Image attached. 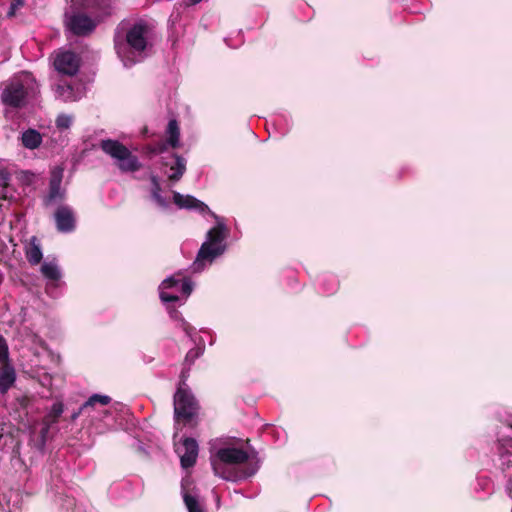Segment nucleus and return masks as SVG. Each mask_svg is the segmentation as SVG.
<instances>
[{
    "label": "nucleus",
    "mask_w": 512,
    "mask_h": 512,
    "mask_svg": "<svg viewBox=\"0 0 512 512\" xmlns=\"http://www.w3.org/2000/svg\"><path fill=\"white\" fill-rule=\"evenodd\" d=\"M149 26L145 21L133 24L123 35L116 32L113 38L114 49L125 66H132L143 59L148 46Z\"/></svg>",
    "instance_id": "f257e3e1"
},
{
    "label": "nucleus",
    "mask_w": 512,
    "mask_h": 512,
    "mask_svg": "<svg viewBox=\"0 0 512 512\" xmlns=\"http://www.w3.org/2000/svg\"><path fill=\"white\" fill-rule=\"evenodd\" d=\"M249 458V453L241 448L225 447L220 448L211 458V465L215 475L228 481H237L241 478L253 476L257 471V467L249 466L240 474L234 468L229 467V465L243 464Z\"/></svg>",
    "instance_id": "f03ea898"
},
{
    "label": "nucleus",
    "mask_w": 512,
    "mask_h": 512,
    "mask_svg": "<svg viewBox=\"0 0 512 512\" xmlns=\"http://www.w3.org/2000/svg\"><path fill=\"white\" fill-rule=\"evenodd\" d=\"M225 238L226 227L223 223H218L207 232L206 241L202 243L192 265L194 272L202 271L206 263L211 264L225 252Z\"/></svg>",
    "instance_id": "7ed1b4c3"
},
{
    "label": "nucleus",
    "mask_w": 512,
    "mask_h": 512,
    "mask_svg": "<svg viewBox=\"0 0 512 512\" xmlns=\"http://www.w3.org/2000/svg\"><path fill=\"white\" fill-rule=\"evenodd\" d=\"M100 148L104 153L118 160V168L122 172H137L141 169V163L137 156L121 142L113 139H105L100 142Z\"/></svg>",
    "instance_id": "20e7f679"
},
{
    "label": "nucleus",
    "mask_w": 512,
    "mask_h": 512,
    "mask_svg": "<svg viewBox=\"0 0 512 512\" xmlns=\"http://www.w3.org/2000/svg\"><path fill=\"white\" fill-rule=\"evenodd\" d=\"M197 413V403L187 390L178 388L174 395V418L184 425L190 423Z\"/></svg>",
    "instance_id": "39448f33"
},
{
    "label": "nucleus",
    "mask_w": 512,
    "mask_h": 512,
    "mask_svg": "<svg viewBox=\"0 0 512 512\" xmlns=\"http://www.w3.org/2000/svg\"><path fill=\"white\" fill-rule=\"evenodd\" d=\"M65 25L73 35L87 37L95 31L97 21L85 12L78 11L66 17Z\"/></svg>",
    "instance_id": "423d86ee"
},
{
    "label": "nucleus",
    "mask_w": 512,
    "mask_h": 512,
    "mask_svg": "<svg viewBox=\"0 0 512 512\" xmlns=\"http://www.w3.org/2000/svg\"><path fill=\"white\" fill-rule=\"evenodd\" d=\"M27 91L24 85L20 82H14L7 85L1 93V101L3 104L19 108L25 103Z\"/></svg>",
    "instance_id": "0eeeda50"
},
{
    "label": "nucleus",
    "mask_w": 512,
    "mask_h": 512,
    "mask_svg": "<svg viewBox=\"0 0 512 512\" xmlns=\"http://www.w3.org/2000/svg\"><path fill=\"white\" fill-rule=\"evenodd\" d=\"M198 443L194 438L186 437L182 446L176 448L182 468L188 469L195 465L198 457Z\"/></svg>",
    "instance_id": "6e6552de"
},
{
    "label": "nucleus",
    "mask_w": 512,
    "mask_h": 512,
    "mask_svg": "<svg viewBox=\"0 0 512 512\" xmlns=\"http://www.w3.org/2000/svg\"><path fill=\"white\" fill-rule=\"evenodd\" d=\"M55 69L64 75L73 76L79 70V60L72 51L59 53L54 60Z\"/></svg>",
    "instance_id": "1a4fd4ad"
},
{
    "label": "nucleus",
    "mask_w": 512,
    "mask_h": 512,
    "mask_svg": "<svg viewBox=\"0 0 512 512\" xmlns=\"http://www.w3.org/2000/svg\"><path fill=\"white\" fill-rule=\"evenodd\" d=\"M173 202L180 209L196 210L201 214L209 213L214 218H217L214 212L202 201L198 200L192 195H183L179 192H173Z\"/></svg>",
    "instance_id": "9d476101"
},
{
    "label": "nucleus",
    "mask_w": 512,
    "mask_h": 512,
    "mask_svg": "<svg viewBox=\"0 0 512 512\" xmlns=\"http://www.w3.org/2000/svg\"><path fill=\"white\" fill-rule=\"evenodd\" d=\"M54 217L58 231L68 233L75 229V216L69 206H59L55 211Z\"/></svg>",
    "instance_id": "9b49d317"
},
{
    "label": "nucleus",
    "mask_w": 512,
    "mask_h": 512,
    "mask_svg": "<svg viewBox=\"0 0 512 512\" xmlns=\"http://www.w3.org/2000/svg\"><path fill=\"white\" fill-rule=\"evenodd\" d=\"M24 254L28 263L36 266L43 259L42 246L37 236H31L24 242Z\"/></svg>",
    "instance_id": "f8f14e48"
},
{
    "label": "nucleus",
    "mask_w": 512,
    "mask_h": 512,
    "mask_svg": "<svg viewBox=\"0 0 512 512\" xmlns=\"http://www.w3.org/2000/svg\"><path fill=\"white\" fill-rule=\"evenodd\" d=\"M16 382V371L11 362L0 364V393L5 395Z\"/></svg>",
    "instance_id": "ddd939ff"
},
{
    "label": "nucleus",
    "mask_w": 512,
    "mask_h": 512,
    "mask_svg": "<svg viewBox=\"0 0 512 512\" xmlns=\"http://www.w3.org/2000/svg\"><path fill=\"white\" fill-rule=\"evenodd\" d=\"M174 158V163L170 165V170L172 173L169 175V180L173 182L179 181L186 171V160L181 155L176 153L172 154Z\"/></svg>",
    "instance_id": "4468645a"
},
{
    "label": "nucleus",
    "mask_w": 512,
    "mask_h": 512,
    "mask_svg": "<svg viewBox=\"0 0 512 512\" xmlns=\"http://www.w3.org/2000/svg\"><path fill=\"white\" fill-rule=\"evenodd\" d=\"M22 145L30 150L38 148L42 143L41 134L35 129H28L22 133Z\"/></svg>",
    "instance_id": "2eb2a0df"
},
{
    "label": "nucleus",
    "mask_w": 512,
    "mask_h": 512,
    "mask_svg": "<svg viewBox=\"0 0 512 512\" xmlns=\"http://www.w3.org/2000/svg\"><path fill=\"white\" fill-rule=\"evenodd\" d=\"M64 412V404L61 401L53 403L50 410L42 418V424L53 426L59 422L60 417Z\"/></svg>",
    "instance_id": "dca6fc26"
},
{
    "label": "nucleus",
    "mask_w": 512,
    "mask_h": 512,
    "mask_svg": "<svg viewBox=\"0 0 512 512\" xmlns=\"http://www.w3.org/2000/svg\"><path fill=\"white\" fill-rule=\"evenodd\" d=\"M166 133L168 134L167 143L172 148H177L179 146L180 129L175 119L168 122Z\"/></svg>",
    "instance_id": "f3484780"
},
{
    "label": "nucleus",
    "mask_w": 512,
    "mask_h": 512,
    "mask_svg": "<svg viewBox=\"0 0 512 512\" xmlns=\"http://www.w3.org/2000/svg\"><path fill=\"white\" fill-rule=\"evenodd\" d=\"M151 196L153 200L162 208L168 207V201L161 195V185L159 183L158 177L155 175L151 176Z\"/></svg>",
    "instance_id": "a211bd4d"
},
{
    "label": "nucleus",
    "mask_w": 512,
    "mask_h": 512,
    "mask_svg": "<svg viewBox=\"0 0 512 512\" xmlns=\"http://www.w3.org/2000/svg\"><path fill=\"white\" fill-rule=\"evenodd\" d=\"M501 465L504 468L512 467V439L506 440L500 447Z\"/></svg>",
    "instance_id": "6ab92c4d"
},
{
    "label": "nucleus",
    "mask_w": 512,
    "mask_h": 512,
    "mask_svg": "<svg viewBox=\"0 0 512 512\" xmlns=\"http://www.w3.org/2000/svg\"><path fill=\"white\" fill-rule=\"evenodd\" d=\"M57 198H63V194L60 191V182L51 180L49 184V193L44 199V205H51Z\"/></svg>",
    "instance_id": "aec40b11"
},
{
    "label": "nucleus",
    "mask_w": 512,
    "mask_h": 512,
    "mask_svg": "<svg viewBox=\"0 0 512 512\" xmlns=\"http://www.w3.org/2000/svg\"><path fill=\"white\" fill-rule=\"evenodd\" d=\"M42 275L52 281H58L61 278V273L56 264L44 263L41 266Z\"/></svg>",
    "instance_id": "412c9836"
},
{
    "label": "nucleus",
    "mask_w": 512,
    "mask_h": 512,
    "mask_svg": "<svg viewBox=\"0 0 512 512\" xmlns=\"http://www.w3.org/2000/svg\"><path fill=\"white\" fill-rule=\"evenodd\" d=\"M111 402V397L107 395L93 394L88 400L83 403V408L94 407L96 404L106 406Z\"/></svg>",
    "instance_id": "4be33fe9"
},
{
    "label": "nucleus",
    "mask_w": 512,
    "mask_h": 512,
    "mask_svg": "<svg viewBox=\"0 0 512 512\" xmlns=\"http://www.w3.org/2000/svg\"><path fill=\"white\" fill-rule=\"evenodd\" d=\"M183 500L188 509V512H204L195 496L189 493H184Z\"/></svg>",
    "instance_id": "5701e85b"
},
{
    "label": "nucleus",
    "mask_w": 512,
    "mask_h": 512,
    "mask_svg": "<svg viewBox=\"0 0 512 512\" xmlns=\"http://www.w3.org/2000/svg\"><path fill=\"white\" fill-rule=\"evenodd\" d=\"M204 349V345H198L196 347L191 348L185 356L184 365L191 366L192 364H194L195 360L198 359L204 353Z\"/></svg>",
    "instance_id": "b1692460"
},
{
    "label": "nucleus",
    "mask_w": 512,
    "mask_h": 512,
    "mask_svg": "<svg viewBox=\"0 0 512 512\" xmlns=\"http://www.w3.org/2000/svg\"><path fill=\"white\" fill-rule=\"evenodd\" d=\"M11 362L9 358V347L6 339L0 335V364Z\"/></svg>",
    "instance_id": "393cba45"
},
{
    "label": "nucleus",
    "mask_w": 512,
    "mask_h": 512,
    "mask_svg": "<svg viewBox=\"0 0 512 512\" xmlns=\"http://www.w3.org/2000/svg\"><path fill=\"white\" fill-rule=\"evenodd\" d=\"M72 123V118L68 115L61 114L56 119V126L60 130L68 129Z\"/></svg>",
    "instance_id": "a878e982"
},
{
    "label": "nucleus",
    "mask_w": 512,
    "mask_h": 512,
    "mask_svg": "<svg viewBox=\"0 0 512 512\" xmlns=\"http://www.w3.org/2000/svg\"><path fill=\"white\" fill-rule=\"evenodd\" d=\"M52 426H48L46 424H42V428L39 432V437H40V441H41V445L44 446L47 439H48V436H49V432H50V428Z\"/></svg>",
    "instance_id": "bb28decb"
},
{
    "label": "nucleus",
    "mask_w": 512,
    "mask_h": 512,
    "mask_svg": "<svg viewBox=\"0 0 512 512\" xmlns=\"http://www.w3.org/2000/svg\"><path fill=\"white\" fill-rule=\"evenodd\" d=\"M179 285L180 290L184 295L189 296L191 294L193 288L189 280L180 281Z\"/></svg>",
    "instance_id": "cd10ccee"
},
{
    "label": "nucleus",
    "mask_w": 512,
    "mask_h": 512,
    "mask_svg": "<svg viewBox=\"0 0 512 512\" xmlns=\"http://www.w3.org/2000/svg\"><path fill=\"white\" fill-rule=\"evenodd\" d=\"M179 283H180V280H177L174 277H170V278L165 279L162 282L161 287L163 289H169V288H173V287L178 286Z\"/></svg>",
    "instance_id": "c85d7f7f"
},
{
    "label": "nucleus",
    "mask_w": 512,
    "mask_h": 512,
    "mask_svg": "<svg viewBox=\"0 0 512 512\" xmlns=\"http://www.w3.org/2000/svg\"><path fill=\"white\" fill-rule=\"evenodd\" d=\"M10 174L5 169H0V187H8Z\"/></svg>",
    "instance_id": "c756f323"
},
{
    "label": "nucleus",
    "mask_w": 512,
    "mask_h": 512,
    "mask_svg": "<svg viewBox=\"0 0 512 512\" xmlns=\"http://www.w3.org/2000/svg\"><path fill=\"white\" fill-rule=\"evenodd\" d=\"M160 299L163 302H176V301L179 300V297H178V295L170 294V293L161 291L160 292Z\"/></svg>",
    "instance_id": "7c9ffc66"
},
{
    "label": "nucleus",
    "mask_w": 512,
    "mask_h": 512,
    "mask_svg": "<svg viewBox=\"0 0 512 512\" xmlns=\"http://www.w3.org/2000/svg\"><path fill=\"white\" fill-rule=\"evenodd\" d=\"M167 145H169L167 143V141L166 142L160 141V142L156 143L154 145V155H157V154H160V153H163L164 151H166Z\"/></svg>",
    "instance_id": "2f4dec72"
},
{
    "label": "nucleus",
    "mask_w": 512,
    "mask_h": 512,
    "mask_svg": "<svg viewBox=\"0 0 512 512\" xmlns=\"http://www.w3.org/2000/svg\"><path fill=\"white\" fill-rule=\"evenodd\" d=\"M10 5L19 10L25 6V0H11Z\"/></svg>",
    "instance_id": "473e14b6"
},
{
    "label": "nucleus",
    "mask_w": 512,
    "mask_h": 512,
    "mask_svg": "<svg viewBox=\"0 0 512 512\" xmlns=\"http://www.w3.org/2000/svg\"><path fill=\"white\" fill-rule=\"evenodd\" d=\"M86 409H87V408H83V404H82V405L80 406V408H79L76 412H74V413L71 415L70 420H71L72 422H74V421H75V420L80 416V414H81L83 411H85Z\"/></svg>",
    "instance_id": "72a5a7b5"
},
{
    "label": "nucleus",
    "mask_w": 512,
    "mask_h": 512,
    "mask_svg": "<svg viewBox=\"0 0 512 512\" xmlns=\"http://www.w3.org/2000/svg\"><path fill=\"white\" fill-rule=\"evenodd\" d=\"M17 9L10 5L9 10L7 11L6 16L8 18H14L17 15Z\"/></svg>",
    "instance_id": "f704fd0d"
},
{
    "label": "nucleus",
    "mask_w": 512,
    "mask_h": 512,
    "mask_svg": "<svg viewBox=\"0 0 512 512\" xmlns=\"http://www.w3.org/2000/svg\"><path fill=\"white\" fill-rule=\"evenodd\" d=\"M7 188L8 187H0V200L7 199Z\"/></svg>",
    "instance_id": "c9c22d12"
},
{
    "label": "nucleus",
    "mask_w": 512,
    "mask_h": 512,
    "mask_svg": "<svg viewBox=\"0 0 512 512\" xmlns=\"http://www.w3.org/2000/svg\"><path fill=\"white\" fill-rule=\"evenodd\" d=\"M147 152L150 153V154H154V145H149L147 146Z\"/></svg>",
    "instance_id": "e433bc0d"
},
{
    "label": "nucleus",
    "mask_w": 512,
    "mask_h": 512,
    "mask_svg": "<svg viewBox=\"0 0 512 512\" xmlns=\"http://www.w3.org/2000/svg\"><path fill=\"white\" fill-rule=\"evenodd\" d=\"M202 0H190V3L192 5H195V4H198L199 2H201Z\"/></svg>",
    "instance_id": "4c0bfd02"
},
{
    "label": "nucleus",
    "mask_w": 512,
    "mask_h": 512,
    "mask_svg": "<svg viewBox=\"0 0 512 512\" xmlns=\"http://www.w3.org/2000/svg\"><path fill=\"white\" fill-rule=\"evenodd\" d=\"M2 439V434H0V440Z\"/></svg>",
    "instance_id": "58836bf2"
}]
</instances>
